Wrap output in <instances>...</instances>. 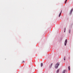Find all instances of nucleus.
Returning a JSON list of instances; mask_svg holds the SVG:
<instances>
[{
    "label": "nucleus",
    "instance_id": "obj_1",
    "mask_svg": "<svg viewBox=\"0 0 73 73\" xmlns=\"http://www.w3.org/2000/svg\"><path fill=\"white\" fill-rule=\"evenodd\" d=\"M59 62H57V63L55 65V68H58L59 65Z\"/></svg>",
    "mask_w": 73,
    "mask_h": 73
},
{
    "label": "nucleus",
    "instance_id": "obj_11",
    "mask_svg": "<svg viewBox=\"0 0 73 73\" xmlns=\"http://www.w3.org/2000/svg\"><path fill=\"white\" fill-rule=\"evenodd\" d=\"M69 33H70V29L69 30Z\"/></svg>",
    "mask_w": 73,
    "mask_h": 73
},
{
    "label": "nucleus",
    "instance_id": "obj_4",
    "mask_svg": "<svg viewBox=\"0 0 73 73\" xmlns=\"http://www.w3.org/2000/svg\"><path fill=\"white\" fill-rule=\"evenodd\" d=\"M42 66H43V64H42V63H41V67H42Z\"/></svg>",
    "mask_w": 73,
    "mask_h": 73
},
{
    "label": "nucleus",
    "instance_id": "obj_3",
    "mask_svg": "<svg viewBox=\"0 0 73 73\" xmlns=\"http://www.w3.org/2000/svg\"><path fill=\"white\" fill-rule=\"evenodd\" d=\"M62 12V10H61L59 15V17H60V16H61V13Z\"/></svg>",
    "mask_w": 73,
    "mask_h": 73
},
{
    "label": "nucleus",
    "instance_id": "obj_9",
    "mask_svg": "<svg viewBox=\"0 0 73 73\" xmlns=\"http://www.w3.org/2000/svg\"><path fill=\"white\" fill-rule=\"evenodd\" d=\"M72 12H71V11H70V15H71V14H72Z\"/></svg>",
    "mask_w": 73,
    "mask_h": 73
},
{
    "label": "nucleus",
    "instance_id": "obj_8",
    "mask_svg": "<svg viewBox=\"0 0 73 73\" xmlns=\"http://www.w3.org/2000/svg\"><path fill=\"white\" fill-rule=\"evenodd\" d=\"M65 70H64L63 71V73H65Z\"/></svg>",
    "mask_w": 73,
    "mask_h": 73
},
{
    "label": "nucleus",
    "instance_id": "obj_6",
    "mask_svg": "<svg viewBox=\"0 0 73 73\" xmlns=\"http://www.w3.org/2000/svg\"><path fill=\"white\" fill-rule=\"evenodd\" d=\"M68 69H69V70H70V66H68Z\"/></svg>",
    "mask_w": 73,
    "mask_h": 73
},
{
    "label": "nucleus",
    "instance_id": "obj_16",
    "mask_svg": "<svg viewBox=\"0 0 73 73\" xmlns=\"http://www.w3.org/2000/svg\"><path fill=\"white\" fill-rule=\"evenodd\" d=\"M64 32H65V30H64Z\"/></svg>",
    "mask_w": 73,
    "mask_h": 73
},
{
    "label": "nucleus",
    "instance_id": "obj_13",
    "mask_svg": "<svg viewBox=\"0 0 73 73\" xmlns=\"http://www.w3.org/2000/svg\"><path fill=\"white\" fill-rule=\"evenodd\" d=\"M66 1H65V4H66Z\"/></svg>",
    "mask_w": 73,
    "mask_h": 73
},
{
    "label": "nucleus",
    "instance_id": "obj_7",
    "mask_svg": "<svg viewBox=\"0 0 73 73\" xmlns=\"http://www.w3.org/2000/svg\"><path fill=\"white\" fill-rule=\"evenodd\" d=\"M52 65H53V63H52L50 66V68H51V67H52Z\"/></svg>",
    "mask_w": 73,
    "mask_h": 73
},
{
    "label": "nucleus",
    "instance_id": "obj_2",
    "mask_svg": "<svg viewBox=\"0 0 73 73\" xmlns=\"http://www.w3.org/2000/svg\"><path fill=\"white\" fill-rule=\"evenodd\" d=\"M66 43H67V39H66L65 41V42L64 44L65 46H66Z\"/></svg>",
    "mask_w": 73,
    "mask_h": 73
},
{
    "label": "nucleus",
    "instance_id": "obj_15",
    "mask_svg": "<svg viewBox=\"0 0 73 73\" xmlns=\"http://www.w3.org/2000/svg\"><path fill=\"white\" fill-rule=\"evenodd\" d=\"M24 62V61H23V62Z\"/></svg>",
    "mask_w": 73,
    "mask_h": 73
},
{
    "label": "nucleus",
    "instance_id": "obj_12",
    "mask_svg": "<svg viewBox=\"0 0 73 73\" xmlns=\"http://www.w3.org/2000/svg\"><path fill=\"white\" fill-rule=\"evenodd\" d=\"M64 60H65V57H64Z\"/></svg>",
    "mask_w": 73,
    "mask_h": 73
},
{
    "label": "nucleus",
    "instance_id": "obj_14",
    "mask_svg": "<svg viewBox=\"0 0 73 73\" xmlns=\"http://www.w3.org/2000/svg\"><path fill=\"white\" fill-rule=\"evenodd\" d=\"M66 28H64V31H66Z\"/></svg>",
    "mask_w": 73,
    "mask_h": 73
},
{
    "label": "nucleus",
    "instance_id": "obj_17",
    "mask_svg": "<svg viewBox=\"0 0 73 73\" xmlns=\"http://www.w3.org/2000/svg\"><path fill=\"white\" fill-rule=\"evenodd\" d=\"M66 1H67V0H66Z\"/></svg>",
    "mask_w": 73,
    "mask_h": 73
},
{
    "label": "nucleus",
    "instance_id": "obj_10",
    "mask_svg": "<svg viewBox=\"0 0 73 73\" xmlns=\"http://www.w3.org/2000/svg\"><path fill=\"white\" fill-rule=\"evenodd\" d=\"M72 11H73V9H72L70 12H72Z\"/></svg>",
    "mask_w": 73,
    "mask_h": 73
},
{
    "label": "nucleus",
    "instance_id": "obj_5",
    "mask_svg": "<svg viewBox=\"0 0 73 73\" xmlns=\"http://www.w3.org/2000/svg\"><path fill=\"white\" fill-rule=\"evenodd\" d=\"M58 72H59V70H57L56 72L57 73H58Z\"/></svg>",
    "mask_w": 73,
    "mask_h": 73
}]
</instances>
